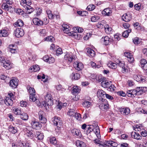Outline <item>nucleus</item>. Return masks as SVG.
<instances>
[{
  "instance_id": "nucleus-11",
  "label": "nucleus",
  "mask_w": 147,
  "mask_h": 147,
  "mask_svg": "<svg viewBox=\"0 0 147 147\" xmlns=\"http://www.w3.org/2000/svg\"><path fill=\"white\" fill-rule=\"evenodd\" d=\"M31 125L32 128L36 129H40L42 126V125L40 124L38 122L36 121H32Z\"/></svg>"
},
{
  "instance_id": "nucleus-4",
  "label": "nucleus",
  "mask_w": 147,
  "mask_h": 147,
  "mask_svg": "<svg viewBox=\"0 0 147 147\" xmlns=\"http://www.w3.org/2000/svg\"><path fill=\"white\" fill-rule=\"evenodd\" d=\"M102 145L104 147H107L110 146L117 147L118 146V144L113 141H105Z\"/></svg>"
},
{
  "instance_id": "nucleus-48",
  "label": "nucleus",
  "mask_w": 147,
  "mask_h": 147,
  "mask_svg": "<svg viewBox=\"0 0 147 147\" xmlns=\"http://www.w3.org/2000/svg\"><path fill=\"white\" fill-rule=\"evenodd\" d=\"M77 13L78 14L81 16H86L88 14V12L87 11H77Z\"/></svg>"
},
{
  "instance_id": "nucleus-61",
  "label": "nucleus",
  "mask_w": 147,
  "mask_h": 147,
  "mask_svg": "<svg viewBox=\"0 0 147 147\" xmlns=\"http://www.w3.org/2000/svg\"><path fill=\"white\" fill-rule=\"evenodd\" d=\"M20 106L23 107H26L27 105V103L26 102L23 101H20Z\"/></svg>"
},
{
  "instance_id": "nucleus-38",
  "label": "nucleus",
  "mask_w": 147,
  "mask_h": 147,
  "mask_svg": "<svg viewBox=\"0 0 147 147\" xmlns=\"http://www.w3.org/2000/svg\"><path fill=\"white\" fill-rule=\"evenodd\" d=\"M89 127H87V134L88 133H90L91 132L93 131V129H94V127L93 125H89Z\"/></svg>"
},
{
  "instance_id": "nucleus-63",
  "label": "nucleus",
  "mask_w": 147,
  "mask_h": 147,
  "mask_svg": "<svg viewBox=\"0 0 147 147\" xmlns=\"http://www.w3.org/2000/svg\"><path fill=\"white\" fill-rule=\"evenodd\" d=\"M97 27L99 28H104V25L102 24L100 22H98L96 25Z\"/></svg>"
},
{
  "instance_id": "nucleus-59",
  "label": "nucleus",
  "mask_w": 147,
  "mask_h": 147,
  "mask_svg": "<svg viewBox=\"0 0 147 147\" xmlns=\"http://www.w3.org/2000/svg\"><path fill=\"white\" fill-rule=\"evenodd\" d=\"M10 51L11 53H15L17 52V49H13V46H10Z\"/></svg>"
},
{
  "instance_id": "nucleus-62",
  "label": "nucleus",
  "mask_w": 147,
  "mask_h": 147,
  "mask_svg": "<svg viewBox=\"0 0 147 147\" xmlns=\"http://www.w3.org/2000/svg\"><path fill=\"white\" fill-rule=\"evenodd\" d=\"M56 55H59L62 53V51L61 48H59L58 49L56 50Z\"/></svg>"
},
{
  "instance_id": "nucleus-43",
  "label": "nucleus",
  "mask_w": 147,
  "mask_h": 147,
  "mask_svg": "<svg viewBox=\"0 0 147 147\" xmlns=\"http://www.w3.org/2000/svg\"><path fill=\"white\" fill-rule=\"evenodd\" d=\"M55 40V38L53 36H50L47 37L45 39V40L47 41H50L53 42Z\"/></svg>"
},
{
  "instance_id": "nucleus-56",
  "label": "nucleus",
  "mask_w": 147,
  "mask_h": 147,
  "mask_svg": "<svg viewBox=\"0 0 147 147\" xmlns=\"http://www.w3.org/2000/svg\"><path fill=\"white\" fill-rule=\"evenodd\" d=\"M141 3H139L137 4H136L134 5V7L135 9L137 10H139L141 8Z\"/></svg>"
},
{
  "instance_id": "nucleus-52",
  "label": "nucleus",
  "mask_w": 147,
  "mask_h": 147,
  "mask_svg": "<svg viewBox=\"0 0 147 147\" xmlns=\"http://www.w3.org/2000/svg\"><path fill=\"white\" fill-rule=\"evenodd\" d=\"M91 102L88 101H84L82 103V105L84 107H89L90 106Z\"/></svg>"
},
{
  "instance_id": "nucleus-42",
  "label": "nucleus",
  "mask_w": 147,
  "mask_h": 147,
  "mask_svg": "<svg viewBox=\"0 0 147 147\" xmlns=\"http://www.w3.org/2000/svg\"><path fill=\"white\" fill-rule=\"evenodd\" d=\"M20 117L23 120H26L28 119V115L25 113H23L21 115Z\"/></svg>"
},
{
  "instance_id": "nucleus-17",
  "label": "nucleus",
  "mask_w": 147,
  "mask_h": 147,
  "mask_svg": "<svg viewBox=\"0 0 147 147\" xmlns=\"http://www.w3.org/2000/svg\"><path fill=\"white\" fill-rule=\"evenodd\" d=\"M124 55L127 58V60L130 62L131 63L134 61V58L132 54L129 52H125L124 53Z\"/></svg>"
},
{
  "instance_id": "nucleus-14",
  "label": "nucleus",
  "mask_w": 147,
  "mask_h": 147,
  "mask_svg": "<svg viewBox=\"0 0 147 147\" xmlns=\"http://www.w3.org/2000/svg\"><path fill=\"white\" fill-rule=\"evenodd\" d=\"M34 24L37 26H41L43 25V21L38 18H35L33 19Z\"/></svg>"
},
{
  "instance_id": "nucleus-32",
  "label": "nucleus",
  "mask_w": 147,
  "mask_h": 147,
  "mask_svg": "<svg viewBox=\"0 0 147 147\" xmlns=\"http://www.w3.org/2000/svg\"><path fill=\"white\" fill-rule=\"evenodd\" d=\"M107 66L109 67L114 69H116L117 67V64L115 63H113L111 61L109 62L107 64Z\"/></svg>"
},
{
  "instance_id": "nucleus-7",
  "label": "nucleus",
  "mask_w": 147,
  "mask_h": 147,
  "mask_svg": "<svg viewBox=\"0 0 147 147\" xmlns=\"http://www.w3.org/2000/svg\"><path fill=\"white\" fill-rule=\"evenodd\" d=\"M18 80L16 78H13L9 82L10 86L13 88H16L18 85Z\"/></svg>"
},
{
  "instance_id": "nucleus-55",
  "label": "nucleus",
  "mask_w": 147,
  "mask_h": 147,
  "mask_svg": "<svg viewBox=\"0 0 147 147\" xmlns=\"http://www.w3.org/2000/svg\"><path fill=\"white\" fill-rule=\"evenodd\" d=\"M29 91L30 95L35 94V91L34 88L31 87H30L29 89Z\"/></svg>"
},
{
  "instance_id": "nucleus-54",
  "label": "nucleus",
  "mask_w": 147,
  "mask_h": 147,
  "mask_svg": "<svg viewBox=\"0 0 147 147\" xmlns=\"http://www.w3.org/2000/svg\"><path fill=\"white\" fill-rule=\"evenodd\" d=\"M74 30H75V31L78 32H82L84 30L82 28L78 27L74 28Z\"/></svg>"
},
{
  "instance_id": "nucleus-8",
  "label": "nucleus",
  "mask_w": 147,
  "mask_h": 147,
  "mask_svg": "<svg viewBox=\"0 0 147 147\" xmlns=\"http://www.w3.org/2000/svg\"><path fill=\"white\" fill-rule=\"evenodd\" d=\"M73 66L76 70L78 71L81 70L83 68V65L81 63L78 61L74 62L73 64Z\"/></svg>"
},
{
  "instance_id": "nucleus-36",
  "label": "nucleus",
  "mask_w": 147,
  "mask_h": 147,
  "mask_svg": "<svg viewBox=\"0 0 147 147\" xmlns=\"http://www.w3.org/2000/svg\"><path fill=\"white\" fill-rule=\"evenodd\" d=\"M36 135L37 136V138L38 140H41L43 138L44 136L43 134L40 133L39 132H36Z\"/></svg>"
},
{
  "instance_id": "nucleus-45",
  "label": "nucleus",
  "mask_w": 147,
  "mask_h": 147,
  "mask_svg": "<svg viewBox=\"0 0 147 147\" xmlns=\"http://www.w3.org/2000/svg\"><path fill=\"white\" fill-rule=\"evenodd\" d=\"M130 113V110L129 108H124L123 112L122 113V114L123 115H127L129 114Z\"/></svg>"
},
{
  "instance_id": "nucleus-18",
  "label": "nucleus",
  "mask_w": 147,
  "mask_h": 147,
  "mask_svg": "<svg viewBox=\"0 0 147 147\" xmlns=\"http://www.w3.org/2000/svg\"><path fill=\"white\" fill-rule=\"evenodd\" d=\"M71 133L74 136L76 135L80 137L81 136V133L80 130L77 129H74L71 130Z\"/></svg>"
},
{
  "instance_id": "nucleus-5",
  "label": "nucleus",
  "mask_w": 147,
  "mask_h": 147,
  "mask_svg": "<svg viewBox=\"0 0 147 147\" xmlns=\"http://www.w3.org/2000/svg\"><path fill=\"white\" fill-rule=\"evenodd\" d=\"M39 118L40 122L41 123H45L47 121V119L45 117V113L42 111L38 112Z\"/></svg>"
},
{
  "instance_id": "nucleus-29",
  "label": "nucleus",
  "mask_w": 147,
  "mask_h": 147,
  "mask_svg": "<svg viewBox=\"0 0 147 147\" xmlns=\"http://www.w3.org/2000/svg\"><path fill=\"white\" fill-rule=\"evenodd\" d=\"M76 144L78 147H86L85 144L81 141H77L76 142Z\"/></svg>"
},
{
  "instance_id": "nucleus-37",
  "label": "nucleus",
  "mask_w": 147,
  "mask_h": 147,
  "mask_svg": "<svg viewBox=\"0 0 147 147\" xmlns=\"http://www.w3.org/2000/svg\"><path fill=\"white\" fill-rule=\"evenodd\" d=\"M13 113L16 115H22V111L21 109L19 108H16L15 109L13 110Z\"/></svg>"
},
{
  "instance_id": "nucleus-27",
  "label": "nucleus",
  "mask_w": 147,
  "mask_h": 147,
  "mask_svg": "<svg viewBox=\"0 0 147 147\" xmlns=\"http://www.w3.org/2000/svg\"><path fill=\"white\" fill-rule=\"evenodd\" d=\"M8 35L7 31L6 30H0V37H6Z\"/></svg>"
},
{
  "instance_id": "nucleus-60",
  "label": "nucleus",
  "mask_w": 147,
  "mask_h": 147,
  "mask_svg": "<svg viewBox=\"0 0 147 147\" xmlns=\"http://www.w3.org/2000/svg\"><path fill=\"white\" fill-rule=\"evenodd\" d=\"M48 60L47 62L49 63H53L55 61V59L52 57H49Z\"/></svg>"
},
{
  "instance_id": "nucleus-33",
  "label": "nucleus",
  "mask_w": 147,
  "mask_h": 147,
  "mask_svg": "<svg viewBox=\"0 0 147 147\" xmlns=\"http://www.w3.org/2000/svg\"><path fill=\"white\" fill-rule=\"evenodd\" d=\"M76 113L75 110L73 109H70L67 113V114L71 117H74Z\"/></svg>"
},
{
  "instance_id": "nucleus-10",
  "label": "nucleus",
  "mask_w": 147,
  "mask_h": 147,
  "mask_svg": "<svg viewBox=\"0 0 147 147\" xmlns=\"http://www.w3.org/2000/svg\"><path fill=\"white\" fill-rule=\"evenodd\" d=\"M126 95L129 97H134L137 95V92L135 89L128 90L126 93Z\"/></svg>"
},
{
  "instance_id": "nucleus-21",
  "label": "nucleus",
  "mask_w": 147,
  "mask_h": 147,
  "mask_svg": "<svg viewBox=\"0 0 147 147\" xmlns=\"http://www.w3.org/2000/svg\"><path fill=\"white\" fill-rule=\"evenodd\" d=\"M111 9L109 8H107L104 9L102 13L105 16H109L111 15Z\"/></svg>"
},
{
  "instance_id": "nucleus-25",
  "label": "nucleus",
  "mask_w": 147,
  "mask_h": 147,
  "mask_svg": "<svg viewBox=\"0 0 147 147\" xmlns=\"http://www.w3.org/2000/svg\"><path fill=\"white\" fill-rule=\"evenodd\" d=\"M80 91V89L78 86H75L73 87L72 93L74 95L78 94Z\"/></svg>"
},
{
  "instance_id": "nucleus-53",
  "label": "nucleus",
  "mask_w": 147,
  "mask_h": 147,
  "mask_svg": "<svg viewBox=\"0 0 147 147\" xmlns=\"http://www.w3.org/2000/svg\"><path fill=\"white\" fill-rule=\"evenodd\" d=\"M74 116L76 119L79 121L81 120V115L80 114L76 113Z\"/></svg>"
},
{
  "instance_id": "nucleus-35",
  "label": "nucleus",
  "mask_w": 147,
  "mask_h": 147,
  "mask_svg": "<svg viewBox=\"0 0 147 147\" xmlns=\"http://www.w3.org/2000/svg\"><path fill=\"white\" fill-rule=\"evenodd\" d=\"M131 29H129L124 31L122 34L123 36L125 38H127L129 35V34L131 32Z\"/></svg>"
},
{
  "instance_id": "nucleus-2",
  "label": "nucleus",
  "mask_w": 147,
  "mask_h": 147,
  "mask_svg": "<svg viewBox=\"0 0 147 147\" xmlns=\"http://www.w3.org/2000/svg\"><path fill=\"white\" fill-rule=\"evenodd\" d=\"M53 122L54 125L57 126V128L55 129L56 131H57V130L58 131L59 130L63 124L62 121L61 120V118L58 117H55L53 120Z\"/></svg>"
},
{
  "instance_id": "nucleus-47",
  "label": "nucleus",
  "mask_w": 147,
  "mask_h": 147,
  "mask_svg": "<svg viewBox=\"0 0 147 147\" xmlns=\"http://www.w3.org/2000/svg\"><path fill=\"white\" fill-rule=\"evenodd\" d=\"M49 141L51 143L54 144H56L57 142L56 138L54 137L50 138L49 139Z\"/></svg>"
},
{
  "instance_id": "nucleus-26",
  "label": "nucleus",
  "mask_w": 147,
  "mask_h": 147,
  "mask_svg": "<svg viewBox=\"0 0 147 147\" xmlns=\"http://www.w3.org/2000/svg\"><path fill=\"white\" fill-rule=\"evenodd\" d=\"M9 131L12 133L15 134L17 132V129L16 127L10 125L9 128Z\"/></svg>"
},
{
  "instance_id": "nucleus-57",
  "label": "nucleus",
  "mask_w": 147,
  "mask_h": 147,
  "mask_svg": "<svg viewBox=\"0 0 147 147\" xmlns=\"http://www.w3.org/2000/svg\"><path fill=\"white\" fill-rule=\"evenodd\" d=\"M40 33L41 36H44L46 35L47 32L45 29L41 30Z\"/></svg>"
},
{
  "instance_id": "nucleus-12",
  "label": "nucleus",
  "mask_w": 147,
  "mask_h": 147,
  "mask_svg": "<svg viewBox=\"0 0 147 147\" xmlns=\"http://www.w3.org/2000/svg\"><path fill=\"white\" fill-rule=\"evenodd\" d=\"M26 132L24 134L25 136H27L28 138L30 139H32L34 136V135L33 133V131L32 130H30L27 128Z\"/></svg>"
},
{
  "instance_id": "nucleus-13",
  "label": "nucleus",
  "mask_w": 147,
  "mask_h": 147,
  "mask_svg": "<svg viewBox=\"0 0 147 147\" xmlns=\"http://www.w3.org/2000/svg\"><path fill=\"white\" fill-rule=\"evenodd\" d=\"M133 78L134 80L136 81L140 82H144L145 80L144 77H142L139 75H134L133 76Z\"/></svg>"
},
{
  "instance_id": "nucleus-20",
  "label": "nucleus",
  "mask_w": 147,
  "mask_h": 147,
  "mask_svg": "<svg viewBox=\"0 0 147 147\" xmlns=\"http://www.w3.org/2000/svg\"><path fill=\"white\" fill-rule=\"evenodd\" d=\"M141 66L145 70H147V63L146 60L144 59H142L140 60Z\"/></svg>"
},
{
  "instance_id": "nucleus-34",
  "label": "nucleus",
  "mask_w": 147,
  "mask_h": 147,
  "mask_svg": "<svg viewBox=\"0 0 147 147\" xmlns=\"http://www.w3.org/2000/svg\"><path fill=\"white\" fill-rule=\"evenodd\" d=\"M71 78L72 79L77 80L79 79L80 78V75L78 73H73L71 75Z\"/></svg>"
},
{
  "instance_id": "nucleus-44",
  "label": "nucleus",
  "mask_w": 147,
  "mask_h": 147,
  "mask_svg": "<svg viewBox=\"0 0 147 147\" xmlns=\"http://www.w3.org/2000/svg\"><path fill=\"white\" fill-rule=\"evenodd\" d=\"M35 94H31L30 95V101L34 102L36 101H37V100L35 97Z\"/></svg>"
},
{
  "instance_id": "nucleus-51",
  "label": "nucleus",
  "mask_w": 147,
  "mask_h": 147,
  "mask_svg": "<svg viewBox=\"0 0 147 147\" xmlns=\"http://www.w3.org/2000/svg\"><path fill=\"white\" fill-rule=\"evenodd\" d=\"M16 13L19 15H22L24 13V11L21 9H15Z\"/></svg>"
},
{
  "instance_id": "nucleus-22",
  "label": "nucleus",
  "mask_w": 147,
  "mask_h": 147,
  "mask_svg": "<svg viewBox=\"0 0 147 147\" xmlns=\"http://www.w3.org/2000/svg\"><path fill=\"white\" fill-rule=\"evenodd\" d=\"M111 82L108 81H103L101 82V84L102 87L105 88H108L111 85Z\"/></svg>"
},
{
  "instance_id": "nucleus-23",
  "label": "nucleus",
  "mask_w": 147,
  "mask_h": 147,
  "mask_svg": "<svg viewBox=\"0 0 147 147\" xmlns=\"http://www.w3.org/2000/svg\"><path fill=\"white\" fill-rule=\"evenodd\" d=\"M24 23L23 21L20 19H18L17 22L15 23L14 26L15 27H22L24 25Z\"/></svg>"
},
{
  "instance_id": "nucleus-6",
  "label": "nucleus",
  "mask_w": 147,
  "mask_h": 147,
  "mask_svg": "<svg viewBox=\"0 0 147 147\" xmlns=\"http://www.w3.org/2000/svg\"><path fill=\"white\" fill-rule=\"evenodd\" d=\"M101 40L104 45H108L110 42H113V40L108 36H106L102 37L101 39Z\"/></svg>"
},
{
  "instance_id": "nucleus-49",
  "label": "nucleus",
  "mask_w": 147,
  "mask_h": 147,
  "mask_svg": "<svg viewBox=\"0 0 147 147\" xmlns=\"http://www.w3.org/2000/svg\"><path fill=\"white\" fill-rule=\"evenodd\" d=\"M93 131H94L95 132L96 135L97 134H98L100 133L99 127L97 125L95 127H94V129H93Z\"/></svg>"
},
{
  "instance_id": "nucleus-39",
  "label": "nucleus",
  "mask_w": 147,
  "mask_h": 147,
  "mask_svg": "<svg viewBox=\"0 0 147 147\" xmlns=\"http://www.w3.org/2000/svg\"><path fill=\"white\" fill-rule=\"evenodd\" d=\"M116 63L119 66L122 68L123 67L125 66V63L123 61H121L119 60H117L116 61Z\"/></svg>"
},
{
  "instance_id": "nucleus-15",
  "label": "nucleus",
  "mask_w": 147,
  "mask_h": 147,
  "mask_svg": "<svg viewBox=\"0 0 147 147\" xmlns=\"http://www.w3.org/2000/svg\"><path fill=\"white\" fill-rule=\"evenodd\" d=\"M74 57V55L71 53L67 54L64 57V58L65 60H67L70 62L72 61Z\"/></svg>"
},
{
  "instance_id": "nucleus-64",
  "label": "nucleus",
  "mask_w": 147,
  "mask_h": 147,
  "mask_svg": "<svg viewBox=\"0 0 147 147\" xmlns=\"http://www.w3.org/2000/svg\"><path fill=\"white\" fill-rule=\"evenodd\" d=\"M145 89V88H142L139 92H137L138 93H137V94L138 95H140L145 92L146 91Z\"/></svg>"
},
{
  "instance_id": "nucleus-24",
  "label": "nucleus",
  "mask_w": 147,
  "mask_h": 147,
  "mask_svg": "<svg viewBox=\"0 0 147 147\" xmlns=\"http://www.w3.org/2000/svg\"><path fill=\"white\" fill-rule=\"evenodd\" d=\"M3 63V66L7 69H9L11 68L10 62L8 61H3V62H2Z\"/></svg>"
},
{
  "instance_id": "nucleus-31",
  "label": "nucleus",
  "mask_w": 147,
  "mask_h": 147,
  "mask_svg": "<svg viewBox=\"0 0 147 147\" xmlns=\"http://www.w3.org/2000/svg\"><path fill=\"white\" fill-rule=\"evenodd\" d=\"M106 32L108 34H110L112 30V28L107 24L105 25L104 26Z\"/></svg>"
},
{
  "instance_id": "nucleus-1",
  "label": "nucleus",
  "mask_w": 147,
  "mask_h": 147,
  "mask_svg": "<svg viewBox=\"0 0 147 147\" xmlns=\"http://www.w3.org/2000/svg\"><path fill=\"white\" fill-rule=\"evenodd\" d=\"M45 100L44 102L43 106L47 108L48 106H51L53 104V98L52 97L51 95L50 94H47V96L45 97Z\"/></svg>"
},
{
  "instance_id": "nucleus-50",
  "label": "nucleus",
  "mask_w": 147,
  "mask_h": 147,
  "mask_svg": "<svg viewBox=\"0 0 147 147\" xmlns=\"http://www.w3.org/2000/svg\"><path fill=\"white\" fill-rule=\"evenodd\" d=\"M109 105L108 104H105V103H103L101 105V106H100L101 107V109H102L107 110L108 109Z\"/></svg>"
},
{
  "instance_id": "nucleus-40",
  "label": "nucleus",
  "mask_w": 147,
  "mask_h": 147,
  "mask_svg": "<svg viewBox=\"0 0 147 147\" xmlns=\"http://www.w3.org/2000/svg\"><path fill=\"white\" fill-rule=\"evenodd\" d=\"M95 8V6L94 5L91 4L88 5L87 7V10L91 11L93 10Z\"/></svg>"
},
{
  "instance_id": "nucleus-41",
  "label": "nucleus",
  "mask_w": 147,
  "mask_h": 147,
  "mask_svg": "<svg viewBox=\"0 0 147 147\" xmlns=\"http://www.w3.org/2000/svg\"><path fill=\"white\" fill-rule=\"evenodd\" d=\"M26 12L28 14L31 13L34 10V9L32 8L30 6H27L26 7Z\"/></svg>"
},
{
  "instance_id": "nucleus-46",
  "label": "nucleus",
  "mask_w": 147,
  "mask_h": 147,
  "mask_svg": "<svg viewBox=\"0 0 147 147\" xmlns=\"http://www.w3.org/2000/svg\"><path fill=\"white\" fill-rule=\"evenodd\" d=\"M100 17L99 16H93L91 18V20L92 22H95L98 21V20L99 19Z\"/></svg>"
},
{
  "instance_id": "nucleus-16",
  "label": "nucleus",
  "mask_w": 147,
  "mask_h": 147,
  "mask_svg": "<svg viewBox=\"0 0 147 147\" xmlns=\"http://www.w3.org/2000/svg\"><path fill=\"white\" fill-rule=\"evenodd\" d=\"M4 102L7 106H12L13 104V102L11 98L8 97H6L5 99L4 100Z\"/></svg>"
},
{
  "instance_id": "nucleus-28",
  "label": "nucleus",
  "mask_w": 147,
  "mask_h": 147,
  "mask_svg": "<svg viewBox=\"0 0 147 147\" xmlns=\"http://www.w3.org/2000/svg\"><path fill=\"white\" fill-rule=\"evenodd\" d=\"M106 94L105 92L102 90H99L97 92L98 96L101 98H102V100L103 99L102 97H105Z\"/></svg>"
},
{
  "instance_id": "nucleus-58",
  "label": "nucleus",
  "mask_w": 147,
  "mask_h": 147,
  "mask_svg": "<svg viewBox=\"0 0 147 147\" xmlns=\"http://www.w3.org/2000/svg\"><path fill=\"white\" fill-rule=\"evenodd\" d=\"M133 42L135 44L138 45L141 42L140 40H139L138 38H136L133 40Z\"/></svg>"
},
{
  "instance_id": "nucleus-19",
  "label": "nucleus",
  "mask_w": 147,
  "mask_h": 147,
  "mask_svg": "<svg viewBox=\"0 0 147 147\" xmlns=\"http://www.w3.org/2000/svg\"><path fill=\"white\" fill-rule=\"evenodd\" d=\"M131 137L135 139L138 140L142 139V136L137 132H132L131 133Z\"/></svg>"
},
{
  "instance_id": "nucleus-9",
  "label": "nucleus",
  "mask_w": 147,
  "mask_h": 147,
  "mask_svg": "<svg viewBox=\"0 0 147 147\" xmlns=\"http://www.w3.org/2000/svg\"><path fill=\"white\" fill-rule=\"evenodd\" d=\"M132 16L130 13H125L122 16V20L125 22H128L131 19Z\"/></svg>"
},
{
  "instance_id": "nucleus-30",
  "label": "nucleus",
  "mask_w": 147,
  "mask_h": 147,
  "mask_svg": "<svg viewBox=\"0 0 147 147\" xmlns=\"http://www.w3.org/2000/svg\"><path fill=\"white\" fill-rule=\"evenodd\" d=\"M87 52L89 55L93 57L95 55V52L93 50L91 49L88 48L87 49Z\"/></svg>"
},
{
  "instance_id": "nucleus-3",
  "label": "nucleus",
  "mask_w": 147,
  "mask_h": 147,
  "mask_svg": "<svg viewBox=\"0 0 147 147\" xmlns=\"http://www.w3.org/2000/svg\"><path fill=\"white\" fill-rule=\"evenodd\" d=\"M14 34L16 37L20 38L24 35V32L22 29L17 28L14 30Z\"/></svg>"
}]
</instances>
